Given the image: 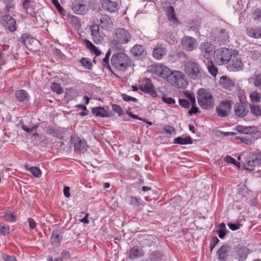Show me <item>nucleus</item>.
<instances>
[{
	"instance_id": "nucleus-59",
	"label": "nucleus",
	"mask_w": 261,
	"mask_h": 261,
	"mask_svg": "<svg viewBox=\"0 0 261 261\" xmlns=\"http://www.w3.org/2000/svg\"><path fill=\"white\" fill-rule=\"evenodd\" d=\"M199 109L195 105H192L191 109L189 110L188 113L192 115L193 114H197L198 112Z\"/></svg>"
},
{
	"instance_id": "nucleus-22",
	"label": "nucleus",
	"mask_w": 261,
	"mask_h": 261,
	"mask_svg": "<svg viewBox=\"0 0 261 261\" xmlns=\"http://www.w3.org/2000/svg\"><path fill=\"white\" fill-rule=\"evenodd\" d=\"M167 52V49L166 47L158 45L153 50L152 56L155 59L160 60L166 55Z\"/></svg>"
},
{
	"instance_id": "nucleus-63",
	"label": "nucleus",
	"mask_w": 261,
	"mask_h": 261,
	"mask_svg": "<svg viewBox=\"0 0 261 261\" xmlns=\"http://www.w3.org/2000/svg\"><path fill=\"white\" fill-rule=\"evenodd\" d=\"M85 43L86 44V47L91 50V49H92L94 46H95L91 41L89 40L86 39L85 40Z\"/></svg>"
},
{
	"instance_id": "nucleus-38",
	"label": "nucleus",
	"mask_w": 261,
	"mask_h": 261,
	"mask_svg": "<svg viewBox=\"0 0 261 261\" xmlns=\"http://www.w3.org/2000/svg\"><path fill=\"white\" fill-rule=\"evenodd\" d=\"M249 97L251 102V104L257 103L260 101L261 94L259 92L254 91L250 94Z\"/></svg>"
},
{
	"instance_id": "nucleus-44",
	"label": "nucleus",
	"mask_w": 261,
	"mask_h": 261,
	"mask_svg": "<svg viewBox=\"0 0 261 261\" xmlns=\"http://www.w3.org/2000/svg\"><path fill=\"white\" fill-rule=\"evenodd\" d=\"M81 63L85 68L88 69L91 68L92 63L89 59L87 58H83L81 60Z\"/></svg>"
},
{
	"instance_id": "nucleus-28",
	"label": "nucleus",
	"mask_w": 261,
	"mask_h": 261,
	"mask_svg": "<svg viewBox=\"0 0 261 261\" xmlns=\"http://www.w3.org/2000/svg\"><path fill=\"white\" fill-rule=\"evenodd\" d=\"M220 83L224 88L229 90H232L234 87V82L226 76H222L220 78Z\"/></svg>"
},
{
	"instance_id": "nucleus-4",
	"label": "nucleus",
	"mask_w": 261,
	"mask_h": 261,
	"mask_svg": "<svg viewBox=\"0 0 261 261\" xmlns=\"http://www.w3.org/2000/svg\"><path fill=\"white\" fill-rule=\"evenodd\" d=\"M197 101L202 109L210 110L215 106V100L212 94L206 89L200 88L197 91Z\"/></svg>"
},
{
	"instance_id": "nucleus-64",
	"label": "nucleus",
	"mask_w": 261,
	"mask_h": 261,
	"mask_svg": "<svg viewBox=\"0 0 261 261\" xmlns=\"http://www.w3.org/2000/svg\"><path fill=\"white\" fill-rule=\"evenodd\" d=\"M90 51L93 52L97 56H99L101 54V51L95 46Z\"/></svg>"
},
{
	"instance_id": "nucleus-43",
	"label": "nucleus",
	"mask_w": 261,
	"mask_h": 261,
	"mask_svg": "<svg viewBox=\"0 0 261 261\" xmlns=\"http://www.w3.org/2000/svg\"><path fill=\"white\" fill-rule=\"evenodd\" d=\"M51 89L53 91L56 92L59 94H62L64 92L63 88L58 83H54L51 86Z\"/></svg>"
},
{
	"instance_id": "nucleus-56",
	"label": "nucleus",
	"mask_w": 261,
	"mask_h": 261,
	"mask_svg": "<svg viewBox=\"0 0 261 261\" xmlns=\"http://www.w3.org/2000/svg\"><path fill=\"white\" fill-rule=\"evenodd\" d=\"M179 103L180 106L185 108H189L190 107L189 101L185 99H179Z\"/></svg>"
},
{
	"instance_id": "nucleus-31",
	"label": "nucleus",
	"mask_w": 261,
	"mask_h": 261,
	"mask_svg": "<svg viewBox=\"0 0 261 261\" xmlns=\"http://www.w3.org/2000/svg\"><path fill=\"white\" fill-rule=\"evenodd\" d=\"M140 90L144 92L149 93L152 96L156 94L155 91L154 90V88L152 84H151L150 81L149 80L145 83V84L141 86Z\"/></svg>"
},
{
	"instance_id": "nucleus-12",
	"label": "nucleus",
	"mask_w": 261,
	"mask_h": 261,
	"mask_svg": "<svg viewBox=\"0 0 261 261\" xmlns=\"http://www.w3.org/2000/svg\"><path fill=\"white\" fill-rule=\"evenodd\" d=\"M233 110L235 116L241 118L245 117L249 112L246 102L242 100L234 105Z\"/></svg>"
},
{
	"instance_id": "nucleus-27",
	"label": "nucleus",
	"mask_w": 261,
	"mask_h": 261,
	"mask_svg": "<svg viewBox=\"0 0 261 261\" xmlns=\"http://www.w3.org/2000/svg\"><path fill=\"white\" fill-rule=\"evenodd\" d=\"M249 83H253V85L257 88H261V71L255 72L252 77L248 79Z\"/></svg>"
},
{
	"instance_id": "nucleus-61",
	"label": "nucleus",
	"mask_w": 261,
	"mask_h": 261,
	"mask_svg": "<svg viewBox=\"0 0 261 261\" xmlns=\"http://www.w3.org/2000/svg\"><path fill=\"white\" fill-rule=\"evenodd\" d=\"M225 161L227 163H230V164H235L236 163V159L233 158H232V157H231L230 156H227L225 158Z\"/></svg>"
},
{
	"instance_id": "nucleus-55",
	"label": "nucleus",
	"mask_w": 261,
	"mask_h": 261,
	"mask_svg": "<svg viewBox=\"0 0 261 261\" xmlns=\"http://www.w3.org/2000/svg\"><path fill=\"white\" fill-rule=\"evenodd\" d=\"M167 16L168 17V20L170 22H171L174 24L178 23V21L175 16V13H172V14H167Z\"/></svg>"
},
{
	"instance_id": "nucleus-26",
	"label": "nucleus",
	"mask_w": 261,
	"mask_h": 261,
	"mask_svg": "<svg viewBox=\"0 0 261 261\" xmlns=\"http://www.w3.org/2000/svg\"><path fill=\"white\" fill-rule=\"evenodd\" d=\"M143 255L144 252L142 249L138 246H135L132 247L129 252V257L132 259L140 257Z\"/></svg>"
},
{
	"instance_id": "nucleus-32",
	"label": "nucleus",
	"mask_w": 261,
	"mask_h": 261,
	"mask_svg": "<svg viewBox=\"0 0 261 261\" xmlns=\"http://www.w3.org/2000/svg\"><path fill=\"white\" fill-rule=\"evenodd\" d=\"M236 129L240 133L250 134L255 132L256 128L254 126H244L243 125H238L236 126Z\"/></svg>"
},
{
	"instance_id": "nucleus-13",
	"label": "nucleus",
	"mask_w": 261,
	"mask_h": 261,
	"mask_svg": "<svg viewBox=\"0 0 261 261\" xmlns=\"http://www.w3.org/2000/svg\"><path fill=\"white\" fill-rule=\"evenodd\" d=\"M130 55L134 58L141 60L146 56L145 47L142 45L136 44L130 50Z\"/></svg>"
},
{
	"instance_id": "nucleus-18",
	"label": "nucleus",
	"mask_w": 261,
	"mask_h": 261,
	"mask_svg": "<svg viewBox=\"0 0 261 261\" xmlns=\"http://www.w3.org/2000/svg\"><path fill=\"white\" fill-rule=\"evenodd\" d=\"M101 4L103 9L110 13H115L118 10V5L116 2L110 0H101Z\"/></svg>"
},
{
	"instance_id": "nucleus-34",
	"label": "nucleus",
	"mask_w": 261,
	"mask_h": 261,
	"mask_svg": "<svg viewBox=\"0 0 261 261\" xmlns=\"http://www.w3.org/2000/svg\"><path fill=\"white\" fill-rule=\"evenodd\" d=\"M15 97L20 102H25L29 100V95L24 90H18L15 93Z\"/></svg>"
},
{
	"instance_id": "nucleus-52",
	"label": "nucleus",
	"mask_w": 261,
	"mask_h": 261,
	"mask_svg": "<svg viewBox=\"0 0 261 261\" xmlns=\"http://www.w3.org/2000/svg\"><path fill=\"white\" fill-rule=\"evenodd\" d=\"M185 96L191 102L192 105H195L196 100L195 96L193 93L186 92Z\"/></svg>"
},
{
	"instance_id": "nucleus-3",
	"label": "nucleus",
	"mask_w": 261,
	"mask_h": 261,
	"mask_svg": "<svg viewBox=\"0 0 261 261\" xmlns=\"http://www.w3.org/2000/svg\"><path fill=\"white\" fill-rule=\"evenodd\" d=\"M167 81L172 86L180 89H185L189 84L188 78L185 74L176 70L172 71Z\"/></svg>"
},
{
	"instance_id": "nucleus-45",
	"label": "nucleus",
	"mask_w": 261,
	"mask_h": 261,
	"mask_svg": "<svg viewBox=\"0 0 261 261\" xmlns=\"http://www.w3.org/2000/svg\"><path fill=\"white\" fill-rule=\"evenodd\" d=\"M112 108L113 111L117 113L119 116H121L123 115L124 111L119 105L113 104L112 105Z\"/></svg>"
},
{
	"instance_id": "nucleus-50",
	"label": "nucleus",
	"mask_w": 261,
	"mask_h": 261,
	"mask_svg": "<svg viewBox=\"0 0 261 261\" xmlns=\"http://www.w3.org/2000/svg\"><path fill=\"white\" fill-rule=\"evenodd\" d=\"M121 96H122L123 100L125 101H132L134 102H137L138 101V100L137 98L132 97L130 96H129L125 93L122 94Z\"/></svg>"
},
{
	"instance_id": "nucleus-2",
	"label": "nucleus",
	"mask_w": 261,
	"mask_h": 261,
	"mask_svg": "<svg viewBox=\"0 0 261 261\" xmlns=\"http://www.w3.org/2000/svg\"><path fill=\"white\" fill-rule=\"evenodd\" d=\"M183 67L185 75L189 79L194 81L200 80L201 79L202 70L197 62L193 60L186 61Z\"/></svg>"
},
{
	"instance_id": "nucleus-53",
	"label": "nucleus",
	"mask_w": 261,
	"mask_h": 261,
	"mask_svg": "<svg viewBox=\"0 0 261 261\" xmlns=\"http://www.w3.org/2000/svg\"><path fill=\"white\" fill-rule=\"evenodd\" d=\"M140 198L132 196L130 198L129 203L133 206H139L140 205Z\"/></svg>"
},
{
	"instance_id": "nucleus-14",
	"label": "nucleus",
	"mask_w": 261,
	"mask_h": 261,
	"mask_svg": "<svg viewBox=\"0 0 261 261\" xmlns=\"http://www.w3.org/2000/svg\"><path fill=\"white\" fill-rule=\"evenodd\" d=\"M249 253V249L246 246H238L232 252V256L239 261H244Z\"/></svg>"
},
{
	"instance_id": "nucleus-17",
	"label": "nucleus",
	"mask_w": 261,
	"mask_h": 261,
	"mask_svg": "<svg viewBox=\"0 0 261 261\" xmlns=\"http://www.w3.org/2000/svg\"><path fill=\"white\" fill-rule=\"evenodd\" d=\"M182 48L187 51H192L197 46L196 40L190 36L184 37L181 40Z\"/></svg>"
},
{
	"instance_id": "nucleus-47",
	"label": "nucleus",
	"mask_w": 261,
	"mask_h": 261,
	"mask_svg": "<svg viewBox=\"0 0 261 261\" xmlns=\"http://www.w3.org/2000/svg\"><path fill=\"white\" fill-rule=\"evenodd\" d=\"M237 139L240 140L241 142L247 145H251L253 143V139L251 137H238Z\"/></svg>"
},
{
	"instance_id": "nucleus-16",
	"label": "nucleus",
	"mask_w": 261,
	"mask_h": 261,
	"mask_svg": "<svg viewBox=\"0 0 261 261\" xmlns=\"http://www.w3.org/2000/svg\"><path fill=\"white\" fill-rule=\"evenodd\" d=\"M71 141L74 144V150L77 153H84L87 149V143L78 137H71Z\"/></svg>"
},
{
	"instance_id": "nucleus-8",
	"label": "nucleus",
	"mask_w": 261,
	"mask_h": 261,
	"mask_svg": "<svg viewBox=\"0 0 261 261\" xmlns=\"http://www.w3.org/2000/svg\"><path fill=\"white\" fill-rule=\"evenodd\" d=\"M233 53L228 63L227 68L230 71H239L242 70L244 64L241 57L238 54V51L235 50Z\"/></svg>"
},
{
	"instance_id": "nucleus-21",
	"label": "nucleus",
	"mask_w": 261,
	"mask_h": 261,
	"mask_svg": "<svg viewBox=\"0 0 261 261\" xmlns=\"http://www.w3.org/2000/svg\"><path fill=\"white\" fill-rule=\"evenodd\" d=\"M72 10L77 14H84L87 11V7L83 2L75 1L72 3Z\"/></svg>"
},
{
	"instance_id": "nucleus-40",
	"label": "nucleus",
	"mask_w": 261,
	"mask_h": 261,
	"mask_svg": "<svg viewBox=\"0 0 261 261\" xmlns=\"http://www.w3.org/2000/svg\"><path fill=\"white\" fill-rule=\"evenodd\" d=\"M111 56V51L108 50L106 54L105 57L103 59L102 65L103 68H107L109 70L111 69V67L109 64V58Z\"/></svg>"
},
{
	"instance_id": "nucleus-48",
	"label": "nucleus",
	"mask_w": 261,
	"mask_h": 261,
	"mask_svg": "<svg viewBox=\"0 0 261 261\" xmlns=\"http://www.w3.org/2000/svg\"><path fill=\"white\" fill-rule=\"evenodd\" d=\"M0 231L4 236H7L9 233V226L8 225L0 224Z\"/></svg>"
},
{
	"instance_id": "nucleus-37",
	"label": "nucleus",
	"mask_w": 261,
	"mask_h": 261,
	"mask_svg": "<svg viewBox=\"0 0 261 261\" xmlns=\"http://www.w3.org/2000/svg\"><path fill=\"white\" fill-rule=\"evenodd\" d=\"M251 113L255 117L261 116V108L257 103L250 104Z\"/></svg>"
},
{
	"instance_id": "nucleus-7",
	"label": "nucleus",
	"mask_w": 261,
	"mask_h": 261,
	"mask_svg": "<svg viewBox=\"0 0 261 261\" xmlns=\"http://www.w3.org/2000/svg\"><path fill=\"white\" fill-rule=\"evenodd\" d=\"M233 101L231 100L224 99L221 101L216 108V112L218 116L226 117L229 115Z\"/></svg>"
},
{
	"instance_id": "nucleus-9",
	"label": "nucleus",
	"mask_w": 261,
	"mask_h": 261,
	"mask_svg": "<svg viewBox=\"0 0 261 261\" xmlns=\"http://www.w3.org/2000/svg\"><path fill=\"white\" fill-rule=\"evenodd\" d=\"M214 41L219 44H224L229 42L228 32L223 28L216 29L213 32Z\"/></svg>"
},
{
	"instance_id": "nucleus-24",
	"label": "nucleus",
	"mask_w": 261,
	"mask_h": 261,
	"mask_svg": "<svg viewBox=\"0 0 261 261\" xmlns=\"http://www.w3.org/2000/svg\"><path fill=\"white\" fill-rule=\"evenodd\" d=\"M247 34L254 38H261V27L253 26L248 27L246 29Z\"/></svg>"
},
{
	"instance_id": "nucleus-42",
	"label": "nucleus",
	"mask_w": 261,
	"mask_h": 261,
	"mask_svg": "<svg viewBox=\"0 0 261 261\" xmlns=\"http://www.w3.org/2000/svg\"><path fill=\"white\" fill-rule=\"evenodd\" d=\"M28 170L36 177H40L42 175L41 170L37 167H31Z\"/></svg>"
},
{
	"instance_id": "nucleus-54",
	"label": "nucleus",
	"mask_w": 261,
	"mask_h": 261,
	"mask_svg": "<svg viewBox=\"0 0 261 261\" xmlns=\"http://www.w3.org/2000/svg\"><path fill=\"white\" fill-rule=\"evenodd\" d=\"M164 130L166 133L171 135H174L176 133L175 128L173 126L170 125L165 126L164 127Z\"/></svg>"
},
{
	"instance_id": "nucleus-33",
	"label": "nucleus",
	"mask_w": 261,
	"mask_h": 261,
	"mask_svg": "<svg viewBox=\"0 0 261 261\" xmlns=\"http://www.w3.org/2000/svg\"><path fill=\"white\" fill-rule=\"evenodd\" d=\"M92 113L97 117L102 118L109 117V115L103 107H98L93 108L92 109Z\"/></svg>"
},
{
	"instance_id": "nucleus-11",
	"label": "nucleus",
	"mask_w": 261,
	"mask_h": 261,
	"mask_svg": "<svg viewBox=\"0 0 261 261\" xmlns=\"http://www.w3.org/2000/svg\"><path fill=\"white\" fill-rule=\"evenodd\" d=\"M151 70L153 74L167 80L172 72L167 66L162 64L153 65Z\"/></svg>"
},
{
	"instance_id": "nucleus-58",
	"label": "nucleus",
	"mask_w": 261,
	"mask_h": 261,
	"mask_svg": "<svg viewBox=\"0 0 261 261\" xmlns=\"http://www.w3.org/2000/svg\"><path fill=\"white\" fill-rule=\"evenodd\" d=\"M2 258L5 261H16V258L12 256H10L8 254H4L2 255Z\"/></svg>"
},
{
	"instance_id": "nucleus-5",
	"label": "nucleus",
	"mask_w": 261,
	"mask_h": 261,
	"mask_svg": "<svg viewBox=\"0 0 261 261\" xmlns=\"http://www.w3.org/2000/svg\"><path fill=\"white\" fill-rule=\"evenodd\" d=\"M111 61L112 65L119 71H124L128 67L131 66V60L129 57L122 53L114 54Z\"/></svg>"
},
{
	"instance_id": "nucleus-62",
	"label": "nucleus",
	"mask_w": 261,
	"mask_h": 261,
	"mask_svg": "<svg viewBox=\"0 0 261 261\" xmlns=\"http://www.w3.org/2000/svg\"><path fill=\"white\" fill-rule=\"evenodd\" d=\"M69 191H70V188L69 187L66 186L64 188L63 193H64V196L67 198L69 197L70 196Z\"/></svg>"
},
{
	"instance_id": "nucleus-10",
	"label": "nucleus",
	"mask_w": 261,
	"mask_h": 261,
	"mask_svg": "<svg viewBox=\"0 0 261 261\" xmlns=\"http://www.w3.org/2000/svg\"><path fill=\"white\" fill-rule=\"evenodd\" d=\"M199 49L204 60H211L214 54H215V46L211 42H206L201 43Z\"/></svg>"
},
{
	"instance_id": "nucleus-39",
	"label": "nucleus",
	"mask_w": 261,
	"mask_h": 261,
	"mask_svg": "<svg viewBox=\"0 0 261 261\" xmlns=\"http://www.w3.org/2000/svg\"><path fill=\"white\" fill-rule=\"evenodd\" d=\"M45 132L47 134L56 138L59 137V136L61 135L60 131L59 129L53 127L52 126H48L46 128Z\"/></svg>"
},
{
	"instance_id": "nucleus-46",
	"label": "nucleus",
	"mask_w": 261,
	"mask_h": 261,
	"mask_svg": "<svg viewBox=\"0 0 261 261\" xmlns=\"http://www.w3.org/2000/svg\"><path fill=\"white\" fill-rule=\"evenodd\" d=\"M5 220L9 222H15L16 221V216L12 214L10 212H5L4 216Z\"/></svg>"
},
{
	"instance_id": "nucleus-36",
	"label": "nucleus",
	"mask_w": 261,
	"mask_h": 261,
	"mask_svg": "<svg viewBox=\"0 0 261 261\" xmlns=\"http://www.w3.org/2000/svg\"><path fill=\"white\" fill-rule=\"evenodd\" d=\"M228 246L227 245L222 246L217 251V255L219 259L221 260L225 259L227 254V250Z\"/></svg>"
},
{
	"instance_id": "nucleus-35",
	"label": "nucleus",
	"mask_w": 261,
	"mask_h": 261,
	"mask_svg": "<svg viewBox=\"0 0 261 261\" xmlns=\"http://www.w3.org/2000/svg\"><path fill=\"white\" fill-rule=\"evenodd\" d=\"M173 143L180 145L191 144L193 143L192 139L190 137H178L174 140Z\"/></svg>"
},
{
	"instance_id": "nucleus-60",
	"label": "nucleus",
	"mask_w": 261,
	"mask_h": 261,
	"mask_svg": "<svg viewBox=\"0 0 261 261\" xmlns=\"http://www.w3.org/2000/svg\"><path fill=\"white\" fill-rule=\"evenodd\" d=\"M28 222L29 224V227L31 229H34L36 226V223L35 220L32 218H29L28 219Z\"/></svg>"
},
{
	"instance_id": "nucleus-29",
	"label": "nucleus",
	"mask_w": 261,
	"mask_h": 261,
	"mask_svg": "<svg viewBox=\"0 0 261 261\" xmlns=\"http://www.w3.org/2000/svg\"><path fill=\"white\" fill-rule=\"evenodd\" d=\"M21 42L29 49L33 50V48L31 47L30 45L32 43L37 44L38 40L34 38H31L26 34L23 35L20 38Z\"/></svg>"
},
{
	"instance_id": "nucleus-15",
	"label": "nucleus",
	"mask_w": 261,
	"mask_h": 261,
	"mask_svg": "<svg viewBox=\"0 0 261 261\" xmlns=\"http://www.w3.org/2000/svg\"><path fill=\"white\" fill-rule=\"evenodd\" d=\"M2 25L10 32H14L16 30V21L10 15H4L1 18Z\"/></svg>"
},
{
	"instance_id": "nucleus-30",
	"label": "nucleus",
	"mask_w": 261,
	"mask_h": 261,
	"mask_svg": "<svg viewBox=\"0 0 261 261\" xmlns=\"http://www.w3.org/2000/svg\"><path fill=\"white\" fill-rule=\"evenodd\" d=\"M203 62L207 66V70L209 73L214 77H215L218 73V69L214 65V63L212 60H208L206 61L203 60Z\"/></svg>"
},
{
	"instance_id": "nucleus-25",
	"label": "nucleus",
	"mask_w": 261,
	"mask_h": 261,
	"mask_svg": "<svg viewBox=\"0 0 261 261\" xmlns=\"http://www.w3.org/2000/svg\"><path fill=\"white\" fill-rule=\"evenodd\" d=\"M101 27L103 29H109L112 28L113 22L111 18L107 14L101 15L99 18Z\"/></svg>"
},
{
	"instance_id": "nucleus-49",
	"label": "nucleus",
	"mask_w": 261,
	"mask_h": 261,
	"mask_svg": "<svg viewBox=\"0 0 261 261\" xmlns=\"http://www.w3.org/2000/svg\"><path fill=\"white\" fill-rule=\"evenodd\" d=\"M162 101L166 103L171 105L174 104L175 102V100L174 99L168 97L166 95L163 94L161 98Z\"/></svg>"
},
{
	"instance_id": "nucleus-20",
	"label": "nucleus",
	"mask_w": 261,
	"mask_h": 261,
	"mask_svg": "<svg viewBox=\"0 0 261 261\" xmlns=\"http://www.w3.org/2000/svg\"><path fill=\"white\" fill-rule=\"evenodd\" d=\"M63 232L60 228H56L53 231L50 241L52 245H59L63 239Z\"/></svg>"
},
{
	"instance_id": "nucleus-51",
	"label": "nucleus",
	"mask_w": 261,
	"mask_h": 261,
	"mask_svg": "<svg viewBox=\"0 0 261 261\" xmlns=\"http://www.w3.org/2000/svg\"><path fill=\"white\" fill-rule=\"evenodd\" d=\"M253 18L254 20L261 21V9H256L254 10Z\"/></svg>"
},
{
	"instance_id": "nucleus-41",
	"label": "nucleus",
	"mask_w": 261,
	"mask_h": 261,
	"mask_svg": "<svg viewBox=\"0 0 261 261\" xmlns=\"http://www.w3.org/2000/svg\"><path fill=\"white\" fill-rule=\"evenodd\" d=\"M126 114L129 116L131 118H133V119H138L139 120H141V121H142L145 123H146L147 124L150 125H151L152 124V122H150V121H147L146 119H143V118H140L137 115H135V114H133L131 111H129V110H127L126 111Z\"/></svg>"
},
{
	"instance_id": "nucleus-57",
	"label": "nucleus",
	"mask_w": 261,
	"mask_h": 261,
	"mask_svg": "<svg viewBox=\"0 0 261 261\" xmlns=\"http://www.w3.org/2000/svg\"><path fill=\"white\" fill-rule=\"evenodd\" d=\"M228 227L232 231L237 230L240 228L241 225L239 223L227 224Z\"/></svg>"
},
{
	"instance_id": "nucleus-1",
	"label": "nucleus",
	"mask_w": 261,
	"mask_h": 261,
	"mask_svg": "<svg viewBox=\"0 0 261 261\" xmlns=\"http://www.w3.org/2000/svg\"><path fill=\"white\" fill-rule=\"evenodd\" d=\"M131 38V34L126 29H116L113 32L112 39L111 41V46L116 50H119L122 48L121 45L127 43Z\"/></svg>"
},
{
	"instance_id": "nucleus-23",
	"label": "nucleus",
	"mask_w": 261,
	"mask_h": 261,
	"mask_svg": "<svg viewBox=\"0 0 261 261\" xmlns=\"http://www.w3.org/2000/svg\"><path fill=\"white\" fill-rule=\"evenodd\" d=\"M247 169L249 170H253L256 166H261V155H258L255 157L251 158L247 163Z\"/></svg>"
},
{
	"instance_id": "nucleus-6",
	"label": "nucleus",
	"mask_w": 261,
	"mask_h": 261,
	"mask_svg": "<svg viewBox=\"0 0 261 261\" xmlns=\"http://www.w3.org/2000/svg\"><path fill=\"white\" fill-rule=\"evenodd\" d=\"M235 50L225 47H221L216 50L214 61L218 65L227 64L233 56Z\"/></svg>"
},
{
	"instance_id": "nucleus-19",
	"label": "nucleus",
	"mask_w": 261,
	"mask_h": 261,
	"mask_svg": "<svg viewBox=\"0 0 261 261\" xmlns=\"http://www.w3.org/2000/svg\"><path fill=\"white\" fill-rule=\"evenodd\" d=\"M90 30L91 32V35L95 42L97 43L102 41L103 38L100 34L98 24L93 23L92 25L90 27Z\"/></svg>"
}]
</instances>
